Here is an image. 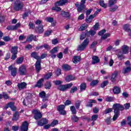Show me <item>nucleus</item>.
Here are the masks:
<instances>
[{"instance_id":"obj_43","label":"nucleus","mask_w":131,"mask_h":131,"mask_svg":"<svg viewBox=\"0 0 131 131\" xmlns=\"http://www.w3.org/2000/svg\"><path fill=\"white\" fill-rule=\"evenodd\" d=\"M109 83V81L108 80H105L102 82L101 84V88H104Z\"/></svg>"},{"instance_id":"obj_57","label":"nucleus","mask_w":131,"mask_h":131,"mask_svg":"<svg viewBox=\"0 0 131 131\" xmlns=\"http://www.w3.org/2000/svg\"><path fill=\"white\" fill-rule=\"evenodd\" d=\"M3 40L4 41H10V40H11V38H10L9 36H5L3 37Z\"/></svg>"},{"instance_id":"obj_36","label":"nucleus","mask_w":131,"mask_h":131,"mask_svg":"<svg viewBox=\"0 0 131 131\" xmlns=\"http://www.w3.org/2000/svg\"><path fill=\"white\" fill-rule=\"evenodd\" d=\"M118 9V6L117 5H115L113 7H111L109 9L110 12H115Z\"/></svg>"},{"instance_id":"obj_34","label":"nucleus","mask_w":131,"mask_h":131,"mask_svg":"<svg viewBox=\"0 0 131 131\" xmlns=\"http://www.w3.org/2000/svg\"><path fill=\"white\" fill-rule=\"evenodd\" d=\"M62 68L63 70L66 71H68V70H70L71 69V67L68 64H63L62 66Z\"/></svg>"},{"instance_id":"obj_9","label":"nucleus","mask_w":131,"mask_h":131,"mask_svg":"<svg viewBox=\"0 0 131 131\" xmlns=\"http://www.w3.org/2000/svg\"><path fill=\"white\" fill-rule=\"evenodd\" d=\"M8 70L10 71L12 76L15 77L17 75V73L18 72L17 68L13 67V66L11 65L8 67Z\"/></svg>"},{"instance_id":"obj_49","label":"nucleus","mask_w":131,"mask_h":131,"mask_svg":"<svg viewBox=\"0 0 131 131\" xmlns=\"http://www.w3.org/2000/svg\"><path fill=\"white\" fill-rule=\"evenodd\" d=\"M70 109L73 114H76V109H75L74 106H71Z\"/></svg>"},{"instance_id":"obj_20","label":"nucleus","mask_w":131,"mask_h":131,"mask_svg":"<svg viewBox=\"0 0 131 131\" xmlns=\"http://www.w3.org/2000/svg\"><path fill=\"white\" fill-rule=\"evenodd\" d=\"M45 81V78H42L40 79H39L37 82V83L34 85V88H40V87L43 85L42 83Z\"/></svg>"},{"instance_id":"obj_54","label":"nucleus","mask_w":131,"mask_h":131,"mask_svg":"<svg viewBox=\"0 0 131 131\" xmlns=\"http://www.w3.org/2000/svg\"><path fill=\"white\" fill-rule=\"evenodd\" d=\"M53 74L52 73H49L45 76L46 79H49L52 76Z\"/></svg>"},{"instance_id":"obj_12","label":"nucleus","mask_w":131,"mask_h":131,"mask_svg":"<svg viewBox=\"0 0 131 131\" xmlns=\"http://www.w3.org/2000/svg\"><path fill=\"white\" fill-rule=\"evenodd\" d=\"M29 124L27 121H25L22 123L21 126H20V129L21 131H27L28 130V126Z\"/></svg>"},{"instance_id":"obj_5","label":"nucleus","mask_w":131,"mask_h":131,"mask_svg":"<svg viewBox=\"0 0 131 131\" xmlns=\"http://www.w3.org/2000/svg\"><path fill=\"white\" fill-rule=\"evenodd\" d=\"M23 9V3L20 0H16L14 3V9L15 11H20Z\"/></svg>"},{"instance_id":"obj_13","label":"nucleus","mask_w":131,"mask_h":131,"mask_svg":"<svg viewBox=\"0 0 131 131\" xmlns=\"http://www.w3.org/2000/svg\"><path fill=\"white\" fill-rule=\"evenodd\" d=\"M60 15L61 17L64 18L65 19H69L71 16V14L68 12L66 11H61Z\"/></svg>"},{"instance_id":"obj_21","label":"nucleus","mask_w":131,"mask_h":131,"mask_svg":"<svg viewBox=\"0 0 131 131\" xmlns=\"http://www.w3.org/2000/svg\"><path fill=\"white\" fill-rule=\"evenodd\" d=\"M35 31L38 32V33H42V32H43V26L42 25H40L37 27L35 29Z\"/></svg>"},{"instance_id":"obj_24","label":"nucleus","mask_w":131,"mask_h":131,"mask_svg":"<svg viewBox=\"0 0 131 131\" xmlns=\"http://www.w3.org/2000/svg\"><path fill=\"white\" fill-rule=\"evenodd\" d=\"M121 90L120 88L117 86H116L114 88L113 93L115 95H118V94H120Z\"/></svg>"},{"instance_id":"obj_25","label":"nucleus","mask_w":131,"mask_h":131,"mask_svg":"<svg viewBox=\"0 0 131 131\" xmlns=\"http://www.w3.org/2000/svg\"><path fill=\"white\" fill-rule=\"evenodd\" d=\"M92 64H97V63H99L100 62V59H99V57L97 56H94L92 57Z\"/></svg>"},{"instance_id":"obj_32","label":"nucleus","mask_w":131,"mask_h":131,"mask_svg":"<svg viewBox=\"0 0 131 131\" xmlns=\"http://www.w3.org/2000/svg\"><path fill=\"white\" fill-rule=\"evenodd\" d=\"M11 52L12 54H18V47L17 46L12 47Z\"/></svg>"},{"instance_id":"obj_50","label":"nucleus","mask_w":131,"mask_h":131,"mask_svg":"<svg viewBox=\"0 0 131 131\" xmlns=\"http://www.w3.org/2000/svg\"><path fill=\"white\" fill-rule=\"evenodd\" d=\"M98 117L99 116H98V115H94L91 117V120H92V121H96V120L98 119Z\"/></svg>"},{"instance_id":"obj_2","label":"nucleus","mask_w":131,"mask_h":131,"mask_svg":"<svg viewBox=\"0 0 131 131\" xmlns=\"http://www.w3.org/2000/svg\"><path fill=\"white\" fill-rule=\"evenodd\" d=\"M122 52L121 50H118L116 52L117 55L118 56V58L120 59V60H122L123 59V55L122 54H128V47L126 45H124L122 47Z\"/></svg>"},{"instance_id":"obj_56","label":"nucleus","mask_w":131,"mask_h":131,"mask_svg":"<svg viewBox=\"0 0 131 131\" xmlns=\"http://www.w3.org/2000/svg\"><path fill=\"white\" fill-rule=\"evenodd\" d=\"M127 124L131 127V116H129L127 118Z\"/></svg>"},{"instance_id":"obj_27","label":"nucleus","mask_w":131,"mask_h":131,"mask_svg":"<svg viewBox=\"0 0 131 131\" xmlns=\"http://www.w3.org/2000/svg\"><path fill=\"white\" fill-rule=\"evenodd\" d=\"M131 71V67H128L127 68H125L123 69L122 72L124 74H126L127 73H129V72H130Z\"/></svg>"},{"instance_id":"obj_15","label":"nucleus","mask_w":131,"mask_h":131,"mask_svg":"<svg viewBox=\"0 0 131 131\" xmlns=\"http://www.w3.org/2000/svg\"><path fill=\"white\" fill-rule=\"evenodd\" d=\"M48 120L46 118L42 119L40 121H37L38 125L43 126L45 124H48Z\"/></svg>"},{"instance_id":"obj_64","label":"nucleus","mask_w":131,"mask_h":131,"mask_svg":"<svg viewBox=\"0 0 131 131\" xmlns=\"http://www.w3.org/2000/svg\"><path fill=\"white\" fill-rule=\"evenodd\" d=\"M105 32H106V30H102L98 33V35H102V36L103 34H104V33H105Z\"/></svg>"},{"instance_id":"obj_28","label":"nucleus","mask_w":131,"mask_h":131,"mask_svg":"<svg viewBox=\"0 0 131 131\" xmlns=\"http://www.w3.org/2000/svg\"><path fill=\"white\" fill-rule=\"evenodd\" d=\"M19 119V113L18 112H16L13 115L12 120L14 121H17V120Z\"/></svg>"},{"instance_id":"obj_63","label":"nucleus","mask_w":131,"mask_h":131,"mask_svg":"<svg viewBox=\"0 0 131 131\" xmlns=\"http://www.w3.org/2000/svg\"><path fill=\"white\" fill-rule=\"evenodd\" d=\"M125 106V109H126V110H127L128 109H129V107H130V104L129 103H126L124 104Z\"/></svg>"},{"instance_id":"obj_35","label":"nucleus","mask_w":131,"mask_h":131,"mask_svg":"<svg viewBox=\"0 0 131 131\" xmlns=\"http://www.w3.org/2000/svg\"><path fill=\"white\" fill-rule=\"evenodd\" d=\"M94 18H95V15H90L89 17L86 19V22H87V23H91V22L93 21V19H94Z\"/></svg>"},{"instance_id":"obj_61","label":"nucleus","mask_w":131,"mask_h":131,"mask_svg":"<svg viewBox=\"0 0 131 131\" xmlns=\"http://www.w3.org/2000/svg\"><path fill=\"white\" fill-rule=\"evenodd\" d=\"M29 13L30 14V12H25L23 15V19H26V17H28Z\"/></svg>"},{"instance_id":"obj_11","label":"nucleus","mask_w":131,"mask_h":131,"mask_svg":"<svg viewBox=\"0 0 131 131\" xmlns=\"http://www.w3.org/2000/svg\"><path fill=\"white\" fill-rule=\"evenodd\" d=\"M9 107L11 108L12 111H16V106H15V103L10 102L5 107V109H8Z\"/></svg>"},{"instance_id":"obj_40","label":"nucleus","mask_w":131,"mask_h":131,"mask_svg":"<svg viewBox=\"0 0 131 131\" xmlns=\"http://www.w3.org/2000/svg\"><path fill=\"white\" fill-rule=\"evenodd\" d=\"M123 28L125 31H127V32L129 30H130V28H129V24H125L123 26Z\"/></svg>"},{"instance_id":"obj_6","label":"nucleus","mask_w":131,"mask_h":131,"mask_svg":"<svg viewBox=\"0 0 131 131\" xmlns=\"http://www.w3.org/2000/svg\"><path fill=\"white\" fill-rule=\"evenodd\" d=\"M113 108L114 109V113H119V111L124 110L123 106L119 103H115L113 105Z\"/></svg>"},{"instance_id":"obj_46","label":"nucleus","mask_w":131,"mask_h":131,"mask_svg":"<svg viewBox=\"0 0 131 131\" xmlns=\"http://www.w3.org/2000/svg\"><path fill=\"white\" fill-rule=\"evenodd\" d=\"M88 25L86 24H83L81 26V27L79 28V30H81V31L83 30H85V29L87 28Z\"/></svg>"},{"instance_id":"obj_48","label":"nucleus","mask_w":131,"mask_h":131,"mask_svg":"<svg viewBox=\"0 0 131 131\" xmlns=\"http://www.w3.org/2000/svg\"><path fill=\"white\" fill-rule=\"evenodd\" d=\"M58 6H55V7L52 8V10L53 11H56V12H60V11H61V8Z\"/></svg>"},{"instance_id":"obj_33","label":"nucleus","mask_w":131,"mask_h":131,"mask_svg":"<svg viewBox=\"0 0 131 131\" xmlns=\"http://www.w3.org/2000/svg\"><path fill=\"white\" fill-rule=\"evenodd\" d=\"M99 5L101 6V7L104 8V9H106V8H107V4L105 3L104 0H100L99 2Z\"/></svg>"},{"instance_id":"obj_51","label":"nucleus","mask_w":131,"mask_h":131,"mask_svg":"<svg viewBox=\"0 0 131 131\" xmlns=\"http://www.w3.org/2000/svg\"><path fill=\"white\" fill-rule=\"evenodd\" d=\"M115 115L113 118V120L114 121H115L118 118V116L119 115V113H114Z\"/></svg>"},{"instance_id":"obj_19","label":"nucleus","mask_w":131,"mask_h":131,"mask_svg":"<svg viewBox=\"0 0 131 131\" xmlns=\"http://www.w3.org/2000/svg\"><path fill=\"white\" fill-rule=\"evenodd\" d=\"M68 2V0H60L55 3V6H59V7H62L64 5L67 4Z\"/></svg>"},{"instance_id":"obj_60","label":"nucleus","mask_w":131,"mask_h":131,"mask_svg":"<svg viewBox=\"0 0 131 131\" xmlns=\"http://www.w3.org/2000/svg\"><path fill=\"white\" fill-rule=\"evenodd\" d=\"M56 124H58V120H54L50 125L51 126H55Z\"/></svg>"},{"instance_id":"obj_38","label":"nucleus","mask_w":131,"mask_h":131,"mask_svg":"<svg viewBox=\"0 0 131 131\" xmlns=\"http://www.w3.org/2000/svg\"><path fill=\"white\" fill-rule=\"evenodd\" d=\"M45 86L46 90H50V89H51V86H52V83H51V82H47Z\"/></svg>"},{"instance_id":"obj_31","label":"nucleus","mask_w":131,"mask_h":131,"mask_svg":"<svg viewBox=\"0 0 131 131\" xmlns=\"http://www.w3.org/2000/svg\"><path fill=\"white\" fill-rule=\"evenodd\" d=\"M81 59L79 56H74L73 59V62L75 64H76L78 62H79Z\"/></svg>"},{"instance_id":"obj_41","label":"nucleus","mask_w":131,"mask_h":131,"mask_svg":"<svg viewBox=\"0 0 131 131\" xmlns=\"http://www.w3.org/2000/svg\"><path fill=\"white\" fill-rule=\"evenodd\" d=\"M115 100V98L110 96H108L105 99V101H106V102H114Z\"/></svg>"},{"instance_id":"obj_42","label":"nucleus","mask_w":131,"mask_h":131,"mask_svg":"<svg viewBox=\"0 0 131 131\" xmlns=\"http://www.w3.org/2000/svg\"><path fill=\"white\" fill-rule=\"evenodd\" d=\"M99 83V80H93L91 83H90V85H91V86H95V85H97V84Z\"/></svg>"},{"instance_id":"obj_1","label":"nucleus","mask_w":131,"mask_h":131,"mask_svg":"<svg viewBox=\"0 0 131 131\" xmlns=\"http://www.w3.org/2000/svg\"><path fill=\"white\" fill-rule=\"evenodd\" d=\"M53 83L56 85H58V89L59 91H61L62 92H64V91H66V90H68V89H70L73 84L72 83H70L66 85H61L63 83V82L60 80H55L53 81Z\"/></svg>"},{"instance_id":"obj_53","label":"nucleus","mask_w":131,"mask_h":131,"mask_svg":"<svg viewBox=\"0 0 131 131\" xmlns=\"http://www.w3.org/2000/svg\"><path fill=\"white\" fill-rule=\"evenodd\" d=\"M58 52V47H54L51 51V54H55V53H57Z\"/></svg>"},{"instance_id":"obj_58","label":"nucleus","mask_w":131,"mask_h":131,"mask_svg":"<svg viewBox=\"0 0 131 131\" xmlns=\"http://www.w3.org/2000/svg\"><path fill=\"white\" fill-rule=\"evenodd\" d=\"M46 20V21H47V22H50V23H52V22L54 21V18L53 17H47Z\"/></svg>"},{"instance_id":"obj_55","label":"nucleus","mask_w":131,"mask_h":131,"mask_svg":"<svg viewBox=\"0 0 131 131\" xmlns=\"http://www.w3.org/2000/svg\"><path fill=\"white\" fill-rule=\"evenodd\" d=\"M77 91V87L76 86H73L71 89L70 93L71 94H73V93H75V92H76Z\"/></svg>"},{"instance_id":"obj_16","label":"nucleus","mask_w":131,"mask_h":131,"mask_svg":"<svg viewBox=\"0 0 131 131\" xmlns=\"http://www.w3.org/2000/svg\"><path fill=\"white\" fill-rule=\"evenodd\" d=\"M27 86V83H26L25 82H21L18 83L17 84V88L20 90V91H21V90H24V89H26Z\"/></svg>"},{"instance_id":"obj_29","label":"nucleus","mask_w":131,"mask_h":131,"mask_svg":"<svg viewBox=\"0 0 131 131\" xmlns=\"http://www.w3.org/2000/svg\"><path fill=\"white\" fill-rule=\"evenodd\" d=\"M24 61V57H20L19 58H17L16 60V63L18 64V65H20V64H22L23 61Z\"/></svg>"},{"instance_id":"obj_10","label":"nucleus","mask_w":131,"mask_h":131,"mask_svg":"<svg viewBox=\"0 0 131 131\" xmlns=\"http://www.w3.org/2000/svg\"><path fill=\"white\" fill-rule=\"evenodd\" d=\"M64 109H65L64 105H60L57 107V110L61 115H66V111Z\"/></svg>"},{"instance_id":"obj_47","label":"nucleus","mask_w":131,"mask_h":131,"mask_svg":"<svg viewBox=\"0 0 131 131\" xmlns=\"http://www.w3.org/2000/svg\"><path fill=\"white\" fill-rule=\"evenodd\" d=\"M80 104H81V101L80 100H78L75 102V107L76 109H79V107H80Z\"/></svg>"},{"instance_id":"obj_17","label":"nucleus","mask_w":131,"mask_h":131,"mask_svg":"<svg viewBox=\"0 0 131 131\" xmlns=\"http://www.w3.org/2000/svg\"><path fill=\"white\" fill-rule=\"evenodd\" d=\"M19 27H20V24L17 23L14 26H10L7 27V29L8 30H17V29H18V28H19Z\"/></svg>"},{"instance_id":"obj_26","label":"nucleus","mask_w":131,"mask_h":131,"mask_svg":"<svg viewBox=\"0 0 131 131\" xmlns=\"http://www.w3.org/2000/svg\"><path fill=\"white\" fill-rule=\"evenodd\" d=\"M74 79H75V77L72 75L68 76L66 78V81H67V82L72 81V80H74Z\"/></svg>"},{"instance_id":"obj_30","label":"nucleus","mask_w":131,"mask_h":131,"mask_svg":"<svg viewBox=\"0 0 131 131\" xmlns=\"http://www.w3.org/2000/svg\"><path fill=\"white\" fill-rule=\"evenodd\" d=\"M116 3H117V0H109L108 7H110V8H111V7H112V6H114V5L116 4Z\"/></svg>"},{"instance_id":"obj_22","label":"nucleus","mask_w":131,"mask_h":131,"mask_svg":"<svg viewBox=\"0 0 131 131\" xmlns=\"http://www.w3.org/2000/svg\"><path fill=\"white\" fill-rule=\"evenodd\" d=\"M39 96L40 97V98H41V99H43L42 101H43V102H46V101H47V100H48V98H47V96H46V92H45V91H42V92H40L39 94Z\"/></svg>"},{"instance_id":"obj_18","label":"nucleus","mask_w":131,"mask_h":131,"mask_svg":"<svg viewBox=\"0 0 131 131\" xmlns=\"http://www.w3.org/2000/svg\"><path fill=\"white\" fill-rule=\"evenodd\" d=\"M41 61V60L37 61L35 64V69H36V71L37 72V73H38V72H39V71H40V70H41V67L40 66V62Z\"/></svg>"},{"instance_id":"obj_3","label":"nucleus","mask_w":131,"mask_h":131,"mask_svg":"<svg viewBox=\"0 0 131 131\" xmlns=\"http://www.w3.org/2000/svg\"><path fill=\"white\" fill-rule=\"evenodd\" d=\"M85 1L86 0H82L81 1V3L80 5H79V2H76L75 4V6L77 8V10L78 12H79L80 13V12H81V11H82V10L84 9L85 8L84 4H85ZM89 1H90V2H92V1L93 0H89Z\"/></svg>"},{"instance_id":"obj_59","label":"nucleus","mask_w":131,"mask_h":131,"mask_svg":"<svg viewBox=\"0 0 131 131\" xmlns=\"http://www.w3.org/2000/svg\"><path fill=\"white\" fill-rule=\"evenodd\" d=\"M61 74V69H57L56 73H55V75L56 76H59Z\"/></svg>"},{"instance_id":"obj_14","label":"nucleus","mask_w":131,"mask_h":131,"mask_svg":"<svg viewBox=\"0 0 131 131\" xmlns=\"http://www.w3.org/2000/svg\"><path fill=\"white\" fill-rule=\"evenodd\" d=\"M31 58H34V59H36V60H37V61L41 60L40 59V57L39 56L38 53H37L35 52H32L31 54Z\"/></svg>"},{"instance_id":"obj_39","label":"nucleus","mask_w":131,"mask_h":131,"mask_svg":"<svg viewBox=\"0 0 131 131\" xmlns=\"http://www.w3.org/2000/svg\"><path fill=\"white\" fill-rule=\"evenodd\" d=\"M93 103H96L95 100L90 99L89 104H87L88 107H93Z\"/></svg>"},{"instance_id":"obj_37","label":"nucleus","mask_w":131,"mask_h":131,"mask_svg":"<svg viewBox=\"0 0 131 131\" xmlns=\"http://www.w3.org/2000/svg\"><path fill=\"white\" fill-rule=\"evenodd\" d=\"M86 88V85L84 83H82L80 85V91L81 92H82L83 91H85V89Z\"/></svg>"},{"instance_id":"obj_45","label":"nucleus","mask_w":131,"mask_h":131,"mask_svg":"<svg viewBox=\"0 0 131 131\" xmlns=\"http://www.w3.org/2000/svg\"><path fill=\"white\" fill-rule=\"evenodd\" d=\"M72 120L74 122H77L78 120H79V118H78L77 116L74 115L72 116Z\"/></svg>"},{"instance_id":"obj_62","label":"nucleus","mask_w":131,"mask_h":131,"mask_svg":"<svg viewBox=\"0 0 131 131\" xmlns=\"http://www.w3.org/2000/svg\"><path fill=\"white\" fill-rule=\"evenodd\" d=\"M12 130L13 131H17L19 129V126H13L12 127Z\"/></svg>"},{"instance_id":"obj_23","label":"nucleus","mask_w":131,"mask_h":131,"mask_svg":"<svg viewBox=\"0 0 131 131\" xmlns=\"http://www.w3.org/2000/svg\"><path fill=\"white\" fill-rule=\"evenodd\" d=\"M32 40H34V41H36V36H34L33 35L31 34L27 38V41L29 42H31Z\"/></svg>"},{"instance_id":"obj_44","label":"nucleus","mask_w":131,"mask_h":131,"mask_svg":"<svg viewBox=\"0 0 131 131\" xmlns=\"http://www.w3.org/2000/svg\"><path fill=\"white\" fill-rule=\"evenodd\" d=\"M111 34L110 33H106L101 36V39H106L107 37H110Z\"/></svg>"},{"instance_id":"obj_8","label":"nucleus","mask_w":131,"mask_h":131,"mask_svg":"<svg viewBox=\"0 0 131 131\" xmlns=\"http://www.w3.org/2000/svg\"><path fill=\"white\" fill-rule=\"evenodd\" d=\"M27 70H26V67L24 65H21L18 68V73L20 75H26Z\"/></svg>"},{"instance_id":"obj_4","label":"nucleus","mask_w":131,"mask_h":131,"mask_svg":"<svg viewBox=\"0 0 131 131\" xmlns=\"http://www.w3.org/2000/svg\"><path fill=\"white\" fill-rule=\"evenodd\" d=\"M90 43V39L86 38L85 39L83 42L80 45L78 46L77 50L78 51H83L84 49L88 47L89 43Z\"/></svg>"},{"instance_id":"obj_52","label":"nucleus","mask_w":131,"mask_h":131,"mask_svg":"<svg viewBox=\"0 0 131 131\" xmlns=\"http://www.w3.org/2000/svg\"><path fill=\"white\" fill-rule=\"evenodd\" d=\"M113 110L111 108H106L105 110L104 114H108V113H111V112H112Z\"/></svg>"},{"instance_id":"obj_7","label":"nucleus","mask_w":131,"mask_h":131,"mask_svg":"<svg viewBox=\"0 0 131 131\" xmlns=\"http://www.w3.org/2000/svg\"><path fill=\"white\" fill-rule=\"evenodd\" d=\"M32 112L33 114H34V118H35L36 120L40 119V118L42 117V115L40 112L37 110H33Z\"/></svg>"}]
</instances>
